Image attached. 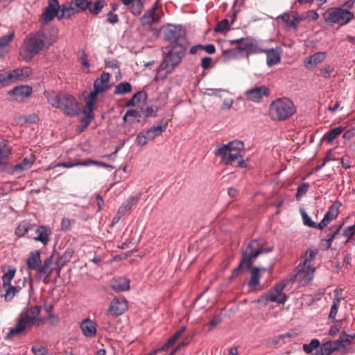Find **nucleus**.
I'll return each mask as SVG.
<instances>
[{
  "label": "nucleus",
  "instance_id": "nucleus-1",
  "mask_svg": "<svg viewBox=\"0 0 355 355\" xmlns=\"http://www.w3.org/2000/svg\"><path fill=\"white\" fill-rule=\"evenodd\" d=\"M42 307L34 306L23 309L17 319L14 327L11 328L5 336L6 340H12L13 338L24 334L26 329L32 326L40 327L44 325L46 319L44 317H39Z\"/></svg>",
  "mask_w": 355,
  "mask_h": 355
},
{
  "label": "nucleus",
  "instance_id": "nucleus-2",
  "mask_svg": "<svg viewBox=\"0 0 355 355\" xmlns=\"http://www.w3.org/2000/svg\"><path fill=\"white\" fill-rule=\"evenodd\" d=\"M44 95L53 107L60 109L67 116H74L80 112L79 103L71 94L46 92Z\"/></svg>",
  "mask_w": 355,
  "mask_h": 355
},
{
  "label": "nucleus",
  "instance_id": "nucleus-3",
  "mask_svg": "<svg viewBox=\"0 0 355 355\" xmlns=\"http://www.w3.org/2000/svg\"><path fill=\"white\" fill-rule=\"evenodd\" d=\"M355 0H348L341 7L328 8L323 15L325 22L344 26L351 21L354 15L349 9L352 8Z\"/></svg>",
  "mask_w": 355,
  "mask_h": 355
},
{
  "label": "nucleus",
  "instance_id": "nucleus-4",
  "mask_svg": "<svg viewBox=\"0 0 355 355\" xmlns=\"http://www.w3.org/2000/svg\"><path fill=\"white\" fill-rule=\"evenodd\" d=\"M221 157V162L225 165H230L239 158L243 157L244 144L239 140H234L227 144L218 145L214 152Z\"/></svg>",
  "mask_w": 355,
  "mask_h": 355
},
{
  "label": "nucleus",
  "instance_id": "nucleus-5",
  "mask_svg": "<svg viewBox=\"0 0 355 355\" xmlns=\"http://www.w3.org/2000/svg\"><path fill=\"white\" fill-rule=\"evenodd\" d=\"M296 112L293 102L288 98H279L273 101L269 107V114L272 120L283 121Z\"/></svg>",
  "mask_w": 355,
  "mask_h": 355
},
{
  "label": "nucleus",
  "instance_id": "nucleus-6",
  "mask_svg": "<svg viewBox=\"0 0 355 355\" xmlns=\"http://www.w3.org/2000/svg\"><path fill=\"white\" fill-rule=\"evenodd\" d=\"M45 48L44 42L35 33L29 34L24 39L19 49V55L26 62H30Z\"/></svg>",
  "mask_w": 355,
  "mask_h": 355
},
{
  "label": "nucleus",
  "instance_id": "nucleus-7",
  "mask_svg": "<svg viewBox=\"0 0 355 355\" xmlns=\"http://www.w3.org/2000/svg\"><path fill=\"white\" fill-rule=\"evenodd\" d=\"M178 49L174 47L171 50L165 58V60L160 64L158 70L159 74L163 78H165L169 73H171L174 68L180 62L183 57L185 49L182 45L179 46Z\"/></svg>",
  "mask_w": 355,
  "mask_h": 355
},
{
  "label": "nucleus",
  "instance_id": "nucleus-8",
  "mask_svg": "<svg viewBox=\"0 0 355 355\" xmlns=\"http://www.w3.org/2000/svg\"><path fill=\"white\" fill-rule=\"evenodd\" d=\"M15 268L10 269L2 276V286L0 287V296L4 298L6 302L11 301L13 297L21 290L20 286H12L11 281L15 277Z\"/></svg>",
  "mask_w": 355,
  "mask_h": 355
},
{
  "label": "nucleus",
  "instance_id": "nucleus-9",
  "mask_svg": "<svg viewBox=\"0 0 355 355\" xmlns=\"http://www.w3.org/2000/svg\"><path fill=\"white\" fill-rule=\"evenodd\" d=\"M286 282H281L275 285L268 291L263 293L258 300V302L266 305L268 302H276L277 304H284L287 300V296L283 293V290L286 286Z\"/></svg>",
  "mask_w": 355,
  "mask_h": 355
},
{
  "label": "nucleus",
  "instance_id": "nucleus-10",
  "mask_svg": "<svg viewBox=\"0 0 355 355\" xmlns=\"http://www.w3.org/2000/svg\"><path fill=\"white\" fill-rule=\"evenodd\" d=\"M270 251H271L270 248H263L259 241H252L243 252L242 263H245L246 267L249 268L260 254Z\"/></svg>",
  "mask_w": 355,
  "mask_h": 355
},
{
  "label": "nucleus",
  "instance_id": "nucleus-11",
  "mask_svg": "<svg viewBox=\"0 0 355 355\" xmlns=\"http://www.w3.org/2000/svg\"><path fill=\"white\" fill-rule=\"evenodd\" d=\"M314 273V267L298 265L295 269V274L293 275L294 279H291V280L297 282L301 286H306L313 280Z\"/></svg>",
  "mask_w": 355,
  "mask_h": 355
},
{
  "label": "nucleus",
  "instance_id": "nucleus-12",
  "mask_svg": "<svg viewBox=\"0 0 355 355\" xmlns=\"http://www.w3.org/2000/svg\"><path fill=\"white\" fill-rule=\"evenodd\" d=\"M164 37L169 42L178 43L180 46L185 41L184 31L177 26H168L165 31Z\"/></svg>",
  "mask_w": 355,
  "mask_h": 355
},
{
  "label": "nucleus",
  "instance_id": "nucleus-13",
  "mask_svg": "<svg viewBox=\"0 0 355 355\" xmlns=\"http://www.w3.org/2000/svg\"><path fill=\"white\" fill-rule=\"evenodd\" d=\"M35 34L44 42V46L49 47L57 40L58 31L55 27L42 28Z\"/></svg>",
  "mask_w": 355,
  "mask_h": 355
},
{
  "label": "nucleus",
  "instance_id": "nucleus-14",
  "mask_svg": "<svg viewBox=\"0 0 355 355\" xmlns=\"http://www.w3.org/2000/svg\"><path fill=\"white\" fill-rule=\"evenodd\" d=\"M232 44H238L239 51H244L248 53H257L262 51L258 46L256 40L252 38H241L239 40H231Z\"/></svg>",
  "mask_w": 355,
  "mask_h": 355
},
{
  "label": "nucleus",
  "instance_id": "nucleus-15",
  "mask_svg": "<svg viewBox=\"0 0 355 355\" xmlns=\"http://www.w3.org/2000/svg\"><path fill=\"white\" fill-rule=\"evenodd\" d=\"M161 15L158 12V1H156L153 7L147 10L141 17V23L143 26H150L153 24L158 23Z\"/></svg>",
  "mask_w": 355,
  "mask_h": 355
},
{
  "label": "nucleus",
  "instance_id": "nucleus-16",
  "mask_svg": "<svg viewBox=\"0 0 355 355\" xmlns=\"http://www.w3.org/2000/svg\"><path fill=\"white\" fill-rule=\"evenodd\" d=\"M270 91L264 85L255 87L247 90L244 95L245 98L252 102H259L263 96H268Z\"/></svg>",
  "mask_w": 355,
  "mask_h": 355
},
{
  "label": "nucleus",
  "instance_id": "nucleus-17",
  "mask_svg": "<svg viewBox=\"0 0 355 355\" xmlns=\"http://www.w3.org/2000/svg\"><path fill=\"white\" fill-rule=\"evenodd\" d=\"M127 309V301L124 297H114L110 303L108 313L113 316H119L122 315Z\"/></svg>",
  "mask_w": 355,
  "mask_h": 355
},
{
  "label": "nucleus",
  "instance_id": "nucleus-18",
  "mask_svg": "<svg viewBox=\"0 0 355 355\" xmlns=\"http://www.w3.org/2000/svg\"><path fill=\"white\" fill-rule=\"evenodd\" d=\"M353 339V336L345 333H343L338 339L330 341V343H331V345L334 351H338L341 354H345L347 353L346 347L351 345Z\"/></svg>",
  "mask_w": 355,
  "mask_h": 355
},
{
  "label": "nucleus",
  "instance_id": "nucleus-19",
  "mask_svg": "<svg viewBox=\"0 0 355 355\" xmlns=\"http://www.w3.org/2000/svg\"><path fill=\"white\" fill-rule=\"evenodd\" d=\"M33 89L27 85L16 87L8 92V94L12 98V101H21L28 98L32 94Z\"/></svg>",
  "mask_w": 355,
  "mask_h": 355
},
{
  "label": "nucleus",
  "instance_id": "nucleus-20",
  "mask_svg": "<svg viewBox=\"0 0 355 355\" xmlns=\"http://www.w3.org/2000/svg\"><path fill=\"white\" fill-rule=\"evenodd\" d=\"M57 16L60 17V8L58 7V2H52L49 0L48 6L45 8L44 12L42 15V19L44 22L51 21L53 18Z\"/></svg>",
  "mask_w": 355,
  "mask_h": 355
},
{
  "label": "nucleus",
  "instance_id": "nucleus-21",
  "mask_svg": "<svg viewBox=\"0 0 355 355\" xmlns=\"http://www.w3.org/2000/svg\"><path fill=\"white\" fill-rule=\"evenodd\" d=\"M35 155L25 157L21 162L15 166H11L10 173H19L29 168L35 162Z\"/></svg>",
  "mask_w": 355,
  "mask_h": 355
},
{
  "label": "nucleus",
  "instance_id": "nucleus-22",
  "mask_svg": "<svg viewBox=\"0 0 355 355\" xmlns=\"http://www.w3.org/2000/svg\"><path fill=\"white\" fill-rule=\"evenodd\" d=\"M54 261V254H52L49 257L46 258L44 261L43 264L40 265L39 269L37 270V272L40 273V275L44 276L46 278L49 277L53 270Z\"/></svg>",
  "mask_w": 355,
  "mask_h": 355
},
{
  "label": "nucleus",
  "instance_id": "nucleus-23",
  "mask_svg": "<svg viewBox=\"0 0 355 355\" xmlns=\"http://www.w3.org/2000/svg\"><path fill=\"white\" fill-rule=\"evenodd\" d=\"M338 212V207L336 205H332L325 214L323 219L318 223V229L322 230L326 227L332 220L337 217Z\"/></svg>",
  "mask_w": 355,
  "mask_h": 355
},
{
  "label": "nucleus",
  "instance_id": "nucleus-24",
  "mask_svg": "<svg viewBox=\"0 0 355 355\" xmlns=\"http://www.w3.org/2000/svg\"><path fill=\"white\" fill-rule=\"evenodd\" d=\"M41 264L42 261L40 258V251L37 250L31 252L26 259V266L28 268L37 271Z\"/></svg>",
  "mask_w": 355,
  "mask_h": 355
},
{
  "label": "nucleus",
  "instance_id": "nucleus-25",
  "mask_svg": "<svg viewBox=\"0 0 355 355\" xmlns=\"http://www.w3.org/2000/svg\"><path fill=\"white\" fill-rule=\"evenodd\" d=\"M80 328L85 336L92 338L96 336V324L92 320H84L80 324Z\"/></svg>",
  "mask_w": 355,
  "mask_h": 355
},
{
  "label": "nucleus",
  "instance_id": "nucleus-26",
  "mask_svg": "<svg viewBox=\"0 0 355 355\" xmlns=\"http://www.w3.org/2000/svg\"><path fill=\"white\" fill-rule=\"evenodd\" d=\"M31 74V71L28 69H16L8 71V78L10 82H15L17 80H24L28 78Z\"/></svg>",
  "mask_w": 355,
  "mask_h": 355
},
{
  "label": "nucleus",
  "instance_id": "nucleus-27",
  "mask_svg": "<svg viewBox=\"0 0 355 355\" xmlns=\"http://www.w3.org/2000/svg\"><path fill=\"white\" fill-rule=\"evenodd\" d=\"M324 58V53L318 52L311 56H309L304 61V65L307 69H314L318 64L321 63Z\"/></svg>",
  "mask_w": 355,
  "mask_h": 355
},
{
  "label": "nucleus",
  "instance_id": "nucleus-28",
  "mask_svg": "<svg viewBox=\"0 0 355 355\" xmlns=\"http://www.w3.org/2000/svg\"><path fill=\"white\" fill-rule=\"evenodd\" d=\"M334 297L333 300V304L331 308L329 318L334 320L338 313V308L340 306V302L343 299L342 290L336 288L334 290Z\"/></svg>",
  "mask_w": 355,
  "mask_h": 355
},
{
  "label": "nucleus",
  "instance_id": "nucleus-29",
  "mask_svg": "<svg viewBox=\"0 0 355 355\" xmlns=\"http://www.w3.org/2000/svg\"><path fill=\"white\" fill-rule=\"evenodd\" d=\"M139 199L140 196L139 195L130 196L119 207L118 209L119 214L123 216H125L127 212L131 210L132 206L135 205L139 202Z\"/></svg>",
  "mask_w": 355,
  "mask_h": 355
},
{
  "label": "nucleus",
  "instance_id": "nucleus-30",
  "mask_svg": "<svg viewBox=\"0 0 355 355\" xmlns=\"http://www.w3.org/2000/svg\"><path fill=\"white\" fill-rule=\"evenodd\" d=\"M111 287L116 292L128 291L130 288V280L125 277L114 279Z\"/></svg>",
  "mask_w": 355,
  "mask_h": 355
},
{
  "label": "nucleus",
  "instance_id": "nucleus-31",
  "mask_svg": "<svg viewBox=\"0 0 355 355\" xmlns=\"http://www.w3.org/2000/svg\"><path fill=\"white\" fill-rule=\"evenodd\" d=\"M265 52L267 54L266 62L268 66L272 67L280 61L281 50L279 48L270 49Z\"/></svg>",
  "mask_w": 355,
  "mask_h": 355
},
{
  "label": "nucleus",
  "instance_id": "nucleus-32",
  "mask_svg": "<svg viewBox=\"0 0 355 355\" xmlns=\"http://www.w3.org/2000/svg\"><path fill=\"white\" fill-rule=\"evenodd\" d=\"M110 76L108 73L103 72L101 77L97 78L94 83L95 89L101 92H103L108 89V82Z\"/></svg>",
  "mask_w": 355,
  "mask_h": 355
},
{
  "label": "nucleus",
  "instance_id": "nucleus-33",
  "mask_svg": "<svg viewBox=\"0 0 355 355\" xmlns=\"http://www.w3.org/2000/svg\"><path fill=\"white\" fill-rule=\"evenodd\" d=\"M80 10L72 4L71 2L62 5L61 9H60V17L59 19L63 17L69 18L75 13L78 12Z\"/></svg>",
  "mask_w": 355,
  "mask_h": 355
},
{
  "label": "nucleus",
  "instance_id": "nucleus-34",
  "mask_svg": "<svg viewBox=\"0 0 355 355\" xmlns=\"http://www.w3.org/2000/svg\"><path fill=\"white\" fill-rule=\"evenodd\" d=\"M185 329L186 328L184 327H182L180 330L178 331L172 337L168 340L166 343L163 345L160 348L155 349L152 352V354H156L159 351L166 350L170 346L173 345L178 340Z\"/></svg>",
  "mask_w": 355,
  "mask_h": 355
},
{
  "label": "nucleus",
  "instance_id": "nucleus-35",
  "mask_svg": "<svg viewBox=\"0 0 355 355\" xmlns=\"http://www.w3.org/2000/svg\"><path fill=\"white\" fill-rule=\"evenodd\" d=\"M37 236L34 237L36 241H40L43 244H46L49 241L50 234L49 230L45 226H40L36 230Z\"/></svg>",
  "mask_w": 355,
  "mask_h": 355
},
{
  "label": "nucleus",
  "instance_id": "nucleus-36",
  "mask_svg": "<svg viewBox=\"0 0 355 355\" xmlns=\"http://www.w3.org/2000/svg\"><path fill=\"white\" fill-rule=\"evenodd\" d=\"M250 270V278L248 282V286L250 287H255L259 284V272L261 270L266 271L265 268H259L258 267H250L248 268Z\"/></svg>",
  "mask_w": 355,
  "mask_h": 355
},
{
  "label": "nucleus",
  "instance_id": "nucleus-37",
  "mask_svg": "<svg viewBox=\"0 0 355 355\" xmlns=\"http://www.w3.org/2000/svg\"><path fill=\"white\" fill-rule=\"evenodd\" d=\"M318 249H309L301 258V262L299 265H304L306 266H312L311 264V261L315 258L318 254Z\"/></svg>",
  "mask_w": 355,
  "mask_h": 355
},
{
  "label": "nucleus",
  "instance_id": "nucleus-38",
  "mask_svg": "<svg viewBox=\"0 0 355 355\" xmlns=\"http://www.w3.org/2000/svg\"><path fill=\"white\" fill-rule=\"evenodd\" d=\"M167 123L164 125H159L157 126L151 127L147 132V137L150 140L154 139L157 136L160 135L166 129Z\"/></svg>",
  "mask_w": 355,
  "mask_h": 355
},
{
  "label": "nucleus",
  "instance_id": "nucleus-39",
  "mask_svg": "<svg viewBox=\"0 0 355 355\" xmlns=\"http://www.w3.org/2000/svg\"><path fill=\"white\" fill-rule=\"evenodd\" d=\"M344 128L340 126L331 129L328 131L323 137V139L326 140L328 143H331L338 136H339L343 131Z\"/></svg>",
  "mask_w": 355,
  "mask_h": 355
},
{
  "label": "nucleus",
  "instance_id": "nucleus-40",
  "mask_svg": "<svg viewBox=\"0 0 355 355\" xmlns=\"http://www.w3.org/2000/svg\"><path fill=\"white\" fill-rule=\"evenodd\" d=\"M104 6L105 1L103 0H96L94 3L88 2L87 9H88L91 13L98 15L102 10Z\"/></svg>",
  "mask_w": 355,
  "mask_h": 355
},
{
  "label": "nucleus",
  "instance_id": "nucleus-41",
  "mask_svg": "<svg viewBox=\"0 0 355 355\" xmlns=\"http://www.w3.org/2000/svg\"><path fill=\"white\" fill-rule=\"evenodd\" d=\"M131 89L132 87L130 83L122 82L115 87L114 94L116 95L124 94L130 92Z\"/></svg>",
  "mask_w": 355,
  "mask_h": 355
},
{
  "label": "nucleus",
  "instance_id": "nucleus-42",
  "mask_svg": "<svg viewBox=\"0 0 355 355\" xmlns=\"http://www.w3.org/2000/svg\"><path fill=\"white\" fill-rule=\"evenodd\" d=\"M144 0H134L130 8L131 12L135 15H139L144 9Z\"/></svg>",
  "mask_w": 355,
  "mask_h": 355
},
{
  "label": "nucleus",
  "instance_id": "nucleus-43",
  "mask_svg": "<svg viewBox=\"0 0 355 355\" xmlns=\"http://www.w3.org/2000/svg\"><path fill=\"white\" fill-rule=\"evenodd\" d=\"M31 227V225L26 222L20 223L15 230V234L17 236L21 237L24 236Z\"/></svg>",
  "mask_w": 355,
  "mask_h": 355
},
{
  "label": "nucleus",
  "instance_id": "nucleus-44",
  "mask_svg": "<svg viewBox=\"0 0 355 355\" xmlns=\"http://www.w3.org/2000/svg\"><path fill=\"white\" fill-rule=\"evenodd\" d=\"M320 341L318 339L311 340L309 344H304L303 349L306 354H311L320 346Z\"/></svg>",
  "mask_w": 355,
  "mask_h": 355
},
{
  "label": "nucleus",
  "instance_id": "nucleus-45",
  "mask_svg": "<svg viewBox=\"0 0 355 355\" xmlns=\"http://www.w3.org/2000/svg\"><path fill=\"white\" fill-rule=\"evenodd\" d=\"M333 352L334 350L330 341L323 343L320 347V355H330Z\"/></svg>",
  "mask_w": 355,
  "mask_h": 355
},
{
  "label": "nucleus",
  "instance_id": "nucleus-46",
  "mask_svg": "<svg viewBox=\"0 0 355 355\" xmlns=\"http://www.w3.org/2000/svg\"><path fill=\"white\" fill-rule=\"evenodd\" d=\"M14 32H11L8 35L3 36L0 38V46L5 47L6 49H9L8 44L12 40L14 37Z\"/></svg>",
  "mask_w": 355,
  "mask_h": 355
},
{
  "label": "nucleus",
  "instance_id": "nucleus-47",
  "mask_svg": "<svg viewBox=\"0 0 355 355\" xmlns=\"http://www.w3.org/2000/svg\"><path fill=\"white\" fill-rule=\"evenodd\" d=\"M82 166H89V165H96L98 166H102L104 168H108L110 167V166L105 162L93 160L91 159H89L87 160L83 161L81 162Z\"/></svg>",
  "mask_w": 355,
  "mask_h": 355
},
{
  "label": "nucleus",
  "instance_id": "nucleus-48",
  "mask_svg": "<svg viewBox=\"0 0 355 355\" xmlns=\"http://www.w3.org/2000/svg\"><path fill=\"white\" fill-rule=\"evenodd\" d=\"M304 225L313 228H318V223L312 221L311 218L305 211L301 212Z\"/></svg>",
  "mask_w": 355,
  "mask_h": 355
},
{
  "label": "nucleus",
  "instance_id": "nucleus-49",
  "mask_svg": "<svg viewBox=\"0 0 355 355\" xmlns=\"http://www.w3.org/2000/svg\"><path fill=\"white\" fill-rule=\"evenodd\" d=\"M309 188L308 183H303L298 188L296 193V199L300 200L304 194L306 193Z\"/></svg>",
  "mask_w": 355,
  "mask_h": 355
},
{
  "label": "nucleus",
  "instance_id": "nucleus-50",
  "mask_svg": "<svg viewBox=\"0 0 355 355\" xmlns=\"http://www.w3.org/2000/svg\"><path fill=\"white\" fill-rule=\"evenodd\" d=\"M342 226L343 225H340L338 226H334L332 227V229H334V230L331 234L329 235L328 239L327 241L328 248L331 246L332 241L334 239L336 236L339 233Z\"/></svg>",
  "mask_w": 355,
  "mask_h": 355
},
{
  "label": "nucleus",
  "instance_id": "nucleus-51",
  "mask_svg": "<svg viewBox=\"0 0 355 355\" xmlns=\"http://www.w3.org/2000/svg\"><path fill=\"white\" fill-rule=\"evenodd\" d=\"M74 223V220L64 218L61 223L62 230L66 232L71 229L72 225Z\"/></svg>",
  "mask_w": 355,
  "mask_h": 355
},
{
  "label": "nucleus",
  "instance_id": "nucleus-52",
  "mask_svg": "<svg viewBox=\"0 0 355 355\" xmlns=\"http://www.w3.org/2000/svg\"><path fill=\"white\" fill-rule=\"evenodd\" d=\"M229 24V21L227 19H223L220 22H218L216 26L214 28V31L218 33H220L227 29V26Z\"/></svg>",
  "mask_w": 355,
  "mask_h": 355
},
{
  "label": "nucleus",
  "instance_id": "nucleus-53",
  "mask_svg": "<svg viewBox=\"0 0 355 355\" xmlns=\"http://www.w3.org/2000/svg\"><path fill=\"white\" fill-rule=\"evenodd\" d=\"M81 162H62V163L57 164H55L53 166H50L49 168V169L53 168H55V167H58V166H62V167H64V168H71V167L76 166H82V164H80Z\"/></svg>",
  "mask_w": 355,
  "mask_h": 355
},
{
  "label": "nucleus",
  "instance_id": "nucleus-54",
  "mask_svg": "<svg viewBox=\"0 0 355 355\" xmlns=\"http://www.w3.org/2000/svg\"><path fill=\"white\" fill-rule=\"evenodd\" d=\"M71 3L79 10L87 9V6H88V2L86 0H71Z\"/></svg>",
  "mask_w": 355,
  "mask_h": 355
},
{
  "label": "nucleus",
  "instance_id": "nucleus-55",
  "mask_svg": "<svg viewBox=\"0 0 355 355\" xmlns=\"http://www.w3.org/2000/svg\"><path fill=\"white\" fill-rule=\"evenodd\" d=\"M31 350L35 355H46L47 354V349L40 345L33 346Z\"/></svg>",
  "mask_w": 355,
  "mask_h": 355
},
{
  "label": "nucleus",
  "instance_id": "nucleus-56",
  "mask_svg": "<svg viewBox=\"0 0 355 355\" xmlns=\"http://www.w3.org/2000/svg\"><path fill=\"white\" fill-rule=\"evenodd\" d=\"M94 105H95V104L93 103L92 102L87 101L86 105L85 106V107L83 110V113L85 116L93 115L92 112H93Z\"/></svg>",
  "mask_w": 355,
  "mask_h": 355
},
{
  "label": "nucleus",
  "instance_id": "nucleus-57",
  "mask_svg": "<svg viewBox=\"0 0 355 355\" xmlns=\"http://www.w3.org/2000/svg\"><path fill=\"white\" fill-rule=\"evenodd\" d=\"M208 91L210 92L209 95L218 97H222L224 94H228L227 90L223 89H209Z\"/></svg>",
  "mask_w": 355,
  "mask_h": 355
},
{
  "label": "nucleus",
  "instance_id": "nucleus-58",
  "mask_svg": "<svg viewBox=\"0 0 355 355\" xmlns=\"http://www.w3.org/2000/svg\"><path fill=\"white\" fill-rule=\"evenodd\" d=\"M244 265H245V263H242V260H241L238 267L234 268V270L232 271V275L230 277V280H232L233 279L237 277L239 275V274L242 271V268Z\"/></svg>",
  "mask_w": 355,
  "mask_h": 355
},
{
  "label": "nucleus",
  "instance_id": "nucleus-59",
  "mask_svg": "<svg viewBox=\"0 0 355 355\" xmlns=\"http://www.w3.org/2000/svg\"><path fill=\"white\" fill-rule=\"evenodd\" d=\"M334 67L328 65L324 67L323 69L320 70V75L322 76L324 78H329L331 75V73L334 72Z\"/></svg>",
  "mask_w": 355,
  "mask_h": 355
},
{
  "label": "nucleus",
  "instance_id": "nucleus-60",
  "mask_svg": "<svg viewBox=\"0 0 355 355\" xmlns=\"http://www.w3.org/2000/svg\"><path fill=\"white\" fill-rule=\"evenodd\" d=\"M11 152V149L8 146H4L0 149V158L1 159L6 161Z\"/></svg>",
  "mask_w": 355,
  "mask_h": 355
},
{
  "label": "nucleus",
  "instance_id": "nucleus-61",
  "mask_svg": "<svg viewBox=\"0 0 355 355\" xmlns=\"http://www.w3.org/2000/svg\"><path fill=\"white\" fill-rule=\"evenodd\" d=\"M300 21L301 17L296 12H293V16L288 26L296 28Z\"/></svg>",
  "mask_w": 355,
  "mask_h": 355
},
{
  "label": "nucleus",
  "instance_id": "nucleus-62",
  "mask_svg": "<svg viewBox=\"0 0 355 355\" xmlns=\"http://www.w3.org/2000/svg\"><path fill=\"white\" fill-rule=\"evenodd\" d=\"M148 138L147 137V134L144 135L141 132L139 133L137 137V144L139 146H144L147 143V140Z\"/></svg>",
  "mask_w": 355,
  "mask_h": 355
},
{
  "label": "nucleus",
  "instance_id": "nucleus-63",
  "mask_svg": "<svg viewBox=\"0 0 355 355\" xmlns=\"http://www.w3.org/2000/svg\"><path fill=\"white\" fill-rule=\"evenodd\" d=\"M293 12H285L277 17V19H281L284 22L286 23L287 25H289V22L291 21V17L293 16Z\"/></svg>",
  "mask_w": 355,
  "mask_h": 355
},
{
  "label": "nucleus",
  "instance_id": "nucleus-64",
  "mask_svg": "<svg viewBox=\"0 0 355 355\" xmlns=\"http://www.w3.org/2000/svg\"><path fill=\"white\" fill-rule=\"evenodd\" d=\"M107 18L106 19V21L107 23L114 24L119 22V17L117 15L112 13V12H110L107 13Z\"/></svg>",
  "mask_w": 355,
  "mask_h": 355
}]
</instances>
